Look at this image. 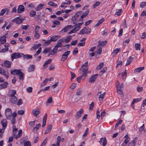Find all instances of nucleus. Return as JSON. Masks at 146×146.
Masks as SVG:
<instances>
[{"instance_id": "nucleus-32", "label": "nucleus", "mask_w": 146, "mask_h": 146, "mask_svg": "<svg viewBox=\"0 0 146 146\" xmlns=\"http://www.w3.org/2000/svg\"><path fill=\"white\" fill-rule=\"evenodd\" d=\"M6 42V39L4 36H2L0 38V44L5 43Z\"/></svg>"}, {"instance_id": "nucleus-21", "label": "nucleus", "mask_w": 146, "mask_h": 146, "mask_svg": "<svg viewBox=\"0 0 146 146\" xmlns=\"http://www.w3.org/2000/svg\"><path fill=\"white\" fill-rule=\"evenodd\" d=\"M120 50V49L119 48H117L113 50V52L111 54V55L113 56H115Z\"/></svg>"}, {"instance_id": "nucleus-10", "label": "nucleus", "mask_w": 146, "mask_h": 146, "mask_svg": "<svg viewBox=\"0 0 146 146\" xmlns=\"http://www.w3.org/2000/svg\"><path fill=\"white\" fill-rule=\"evenodd\" d=\"M0 73L4 76H5L7 78H8L9 77V74L7 71H5L4 70L0 67Z\"/></svg>"}, {"instance_id": "nucleus-23", "label": "nucleus", "mask_w": 146, "mask_h": 146, "mask_svg": "<svg viewBox=\"0 0 146 146\" xmlns=\"http://www.w3.org/2000/svg\"><path fill=\"white\" fill-rule=\"evenodd\" d=\"M52 61L51 59H49L48 60L46 61L43 65V67L45 68H46L48 66V65Z\"/></svg>"}, {"instance_id": "nucleus-11", "label": "nucleus", "mask_w": 146, "mask_h": 146, "mask_svg": "<svg viewBox=\"0 0 146 146\" xmlns=\"http://www.w3.org/2000/svg\"><path fill=\"white\" fill-rule=\"evenodd\" d=\"M98 76V74H95L91 77L89 80V82L90 83H93L96 80V78Z\"/></svg>"}, {"instance_id": "nucleus-43", "label": "nucleus", "mask_w": 146, "mask_h": 146, "mask_svg": "<svg viewBox=\"0 0 146 146\" xmlns=\"http://www.w3.org/2000/svg\"><path fill=\"white\" fill-rule=\"evenodd\" d=\"M36 12L35 11H32L30 13V16L31 17H33L36 15Z\"/></svg>"}, {"instance_id": "nucleus-14", "label": "nucleus", "mask_w": 146, "mask_h": 146, "mask_svg": "<svg viewBox=\"0 0 146 146\" xmlns=\"http://www.w3.org/2000/svg\"><path fill=\"white\" fill-rule=\"evenodd\" d=\"M1 123L2 126L3 128L5 129L7 125V120L5 119H3L1 121Z\"/></svg>"}, {"instance_id": "nucleus-61", "label": "nucleus", "mask_w": 146, "mask_h": 146, "mask_svg": "<svg viewBox=\"0 0 146 146\" xmlns=\"http://www.w3.org/2000/svg\"><path fill=\"white\" fill-rule=\"evenodd\" d=\"M88 131H89V129H88V128H87L86 129V131L84 132V133L83 135V137L86 136L87 135L88 133Z\"/></svg>"}, {"instance_id": "nucleus-7", "label": "nucleus", "mask_w": 146, "mask_h": 146, "mask_svg": "<svg viewBox=\"0 0 146 146\" xmlns=\"http://www.w3.org/2000/svg\"><path fill=\"white\" fill-rule=\"evenodd\" d=\"M40 28L38 25H37L35 29V33L34 35V37L36 39L38 38L40 36V34H39V31Z\"/></svg>"}, {"instance_id": "nucleus-22", "label": "nucleus", "mask_w": 146, "mask_h": 146, "mask_svg": "<svg viewBox=\"0 0 146 146\" xmlns=\"http://www.w3.org/2000/svg\"><path fill=\"white\" fill-rule=\"evenodd\" d=\"M133 58L131 56H130L127 60L125 66L129 65L133 61Z\"/></svg>"}, {"instance_id": "nucleus-18", "label": "nucleus", "mask_w": 146, "mask_h": 146, "mask_svg": "<svg viewBox=\"0 0 146 146\" xmlns=\"http://www.w3.org/2000/svg\"><path fill=\"white\" fill-rule=\"evenodd\" d=\"M32 112L33 115L36 117L40 113V111L38 109L33 110Z\"/></svg>"}, {"instance_id": "nucleus-20", "label": "nucleus", "mask_w": 146, "mask_h": 146, "mask_svg": "<svg viewBox=\"0 0 146 146\" xmlns=\"http://www.w3.org/2000/svg\"><path fill=\"white\" fill-rule=\"evenodd\" d=\"M61 140V137L60 136H58L57 138V142L56 144L54 143L51 146H59L60 142Z\"/></svg>"}, {"instance_id": "nucleus-64", "label": "nucleus", "mask_w": 146, "mask_h": 146, "mask_svg": "<svg viewBox=\"0 0 146 146\" xmlns=\"http://www.w3.org/2000/svg\"><path fill=\"white\" fill-rule=\"evenodd\" d=\"M29 27V26L28 25H22L21 28L23 30H26Z\"/></svg>"}, {"instance_id": "nucleus-26", "label": "nucleus", "mask_w": 146, "mask_h": 146, "mask_svg": "<svg viewBox=\"0 0 146 146\" xmlns=\"http://www.w3.org/2000/svg\"><path fill=\"white\" fill-rule=\"evenodd\" d=\"M104 18H102L101 19L98 21V22L95 25V27H97L100 26V25L103 23L104 21Z\"/></svg>"}, {"instance_id": "nucleus-8", "label": "nucleus", "mask_w": 146, "mask_h": 146, "mask_svg": "<svg viewBox=\"0 0 146 146\" xmlns=\"http://www.w3.org/2000/svg\"><path fill=\"white\" fill-rule=\"evenodd\" d=\"M52 51V50H51L50 47H46L44 50L43 53L45 54L47 53L48 52V56H49L50 55H53L54 54H52L51 53V52Z\"/></svg>"}, {"instance_id": "nucleus-59", "label": "nucleus", "mask_w": 146, "mask_h": 146, "mask_svg": "<svg viewBox=\"0 0 146 146\" xmlns=\"http://www.w3.org/2000/svg\"><path fill=\"white\" fill-rule=\"evenodd\" d=\"M23 19H20L19 20H16L15 21V22L17 24H19L21 23H22L23 22Z\"/></svg>"}, {"instance_id": "nucleus-63", "label": "nucleus", "mask_w": 146, "mask_h": 146, "mask_svg": "<svg viewBox=\"0 0 146 146\" xmlns=\"http://www.w3.org/2000/svg\"><path fill=\"white\" fill-rule=\"evenodd\" d=\"M76 86V84L74 83L72 84L70 86L71 89H73L75 88Z\"/></svg>"}, {"instance_id": "nucleus-40", "label": "nucleus", "mask_w": 146, "mask_h": 146, "mask_svg": "<svg viewBox=\"0 0 146 146\" xmlns=\"http://www.w3.org/2000/svg\"><path fill=\"white\" fill-rule=\"evenodd\" d=\"M124 138L125 139L124 142H125V143H128L130 141L129 138L128 137V135L127 134L125 136Z\"/></svg>"}, {"instance_id": "nucleus-51", "label": "nucleus", "mask_w": 146, "mask_h": 146, "mask_svg": "<svg viewBox=\"0 0 146 146\" xmlns=\"http://www.w3.org/2000/svg\"><path fill=\"white\" fill-rule=\"evenodd\" d=\"M48 78H46L43 81V83L41 85V86L43 87L45 86L47 83L48 82Z\"/></svg>"}, {"instance_id": "nucleus-2", "label": "nucleus", "mask_w": 146, "mask_h": 146, "mask_svg": "<svg viewBox=\"0 0 146 146\" xmlns=\"http://www.w3.org/2000/svg\"><path fill=\"white\" fill-rule=\"evenodd\" d=\"M64 42V40L63 39H61L54 46L53 48L52 49V51L51 52V53L52 54H55L58 50V48L59 47H62L63 46L62 43Z\"/></svg>"}, {"instance_id": "nucleus-13", "label": "nucleus", "mask_w": 146, "mask_h": 146, "mask_svg": "<svg viewBox=\"0 0 146 146\" xmlns=\"http://www.w3.org/2000/svg\"><path fill=\"white\" fill-rule=\"evenodd\" d=\"M84 22L80 23H78L76 24L74 26V28L76 31H77L79 30L81 28V26L83 24Z\"/></svg>"}, {"instance_id": "nucleus-55", "label": "nucleus", "mask_w": 146, "mask_h": 146, "mask_svg": "<svg viewBox=\"0 0 146 146\" xmlns=\"http://www.w3.org/2000/svg\"><path fill=\"white\" fill-rule=\"evenodd\" d=\"M1 84L2 85L3 88L5 89L7 87V86L8 85V83L7 82L5 81L4 82L3 84Z\"/></svg>"}, {"instance_id": "nucleus-48", "label": "nucleus", "mask_w": 146, "mask_h": 146, "mask_svg": "<svg viewBox=\"0 0 146 146\" xmlns=\"http://www.w3.org/2000/svg\"><path fill=\"white\" fill-rule=\"evenodd\" d=\"M105 94V92L103 94H101L100 96L99 97V101L102 100H103V99L104 97Z\"/></svg>"}, {"instance_id": "nucleus-24", "label": "nucleus", "mask_w": 146, "mask_h": 146, "mask_svg": "<svg viewBox=\"0 0 146 146\" xmlns=\"http://www.w3.org/2000/svg\"><path fill=\"white\" fill-rule=\"evenodd\" d=\"M41 46V44H36L34 45L32 48H31V51H33L34 50L38 49L39 46Z\"/></svg>"}, {"instance_id": "nucleus-5", "label": "nucleus", "mask_w": 146, "mask_h": 146, "mask_svg": "<svg viewBox=\"0 0 146 146\" xmlns=\"http://www.w3.org/2000/svg\"><path fill=\"white\" fill-rule=\"evenodd\" d=\"M12 113V110L11 109L7 108L5 110V114L7 119L10 120L11 119Z\"/></svg>"}, {"instance_id": "nucleus-62", "label": "nucleus", "mask_w": 146, "mask_h": 146, "mask_svg": "<svg viewBox=\"0 0 146 146\" xmlns=\"http://www.w3.org/2000/svg\"><path fill=\"white\" fill-rule=\"evenodd\" d=\"M47 138H46L44 140L43 142L41 144V146H45V144L47 143Z\"/></svg>"}, {"instance_id": "nucleus-44", "label": "nucleus", "mask_w": 146, "mask_h": 146, "mask_svg": "<svg viewBox=\"0 0 146 146\" xmlns=\"http://www.w3.org/2000/svg\"><path fill=\"white\" fill-rule=\"evenodd\" d=\"M85 29H87V27H84V29H82L80 31V34H86V33H87Z\"/></svg>"}, {"instance_id": "nucleus-49", "label": "nucleus", "mask_w": 146, "mask_h": 146, "mask_svg": "<svg viewBox=\"0 0 146 146\" xmlns=\"http://www.w3.org/2000/svg\"><path fill=\"white\" fill-rule=\"evenodd\" d=\"M104 63L103 62H101L100 64L97 66V68L98 69H101L103 66Z\"/></svg>"}, {"instance_id": "nucleus-27", "label": "nucleus", "mask_w": 146, "mask_h": 146, "mask_svg": "<svg viewBox=\"0 0 146 146\" xmlns=\"http://www.w3.org/2000/svg\"><path fill=\"white\" fill-rule=\"evenodd\" d=\"M60 37L58 36H54L50 38V40L51 41H56Z\"/></svg>"}, {"instance_id": "nucleus-17", "label": "nucleus", "mask_w": 146, "mask_h": 146, "mask_svg": "<svg viewBox=\"0 0 146 146\" xmlns=\"http://www.w3.org/2000/svg\"><path fill=\"white\" fill-rule=\"evenodd\" d=\"M84 110L81 109L78 111L76 114V119H78L81 117L82 114L83 113Z\"/></svg>"}, {"instance_id": "nucleus-47", "label": "nucleus", "mask_w": 146, "mask_h": 146, "mask_svg": "<svg viewBox=\"0 0 146 146\" xmlns=\"http://www.w3.org/2000/svg\"><path fill=\"white\" fill-rule=\"evenodd\" d=\"M135 47L136 50H140V44L139 43H136L135 44Z\"/></svg>"}, {"instance_id": "nucleus-1", "label": "nucleus", "mask_w": 146, "mask_h": 146, "mask_svg": "<svg viewBox=\"0 0 146 146\" xmlns=\"http://www.w3.org/2000/svg\"><path fill=\"white\" fill-rule=\"evenodd\" d=\"M11 74L15 75H18L20 80H23L24 79V74L20 69L12 70L11 71Z\"/></svg>"}, {"instance_id": "nucleus-34", "label": "nucleus", "mask_w": 146, "mask_h": 146, "mask_svg": "<svg viewBox=\"0 0 146 146\" xmlns=\"http://www.w3.org/2000/svg\"><path fill=\"white\" fill-rule=\"evenodd\" d=\"M72 27V26L70 25L66 26L62 30H63L64 32H66L67 31L68 29H70Z\"/></svg>"}, {"instance_id": "nucleus-29", "label": "nucleus", "mask_w": 146, "mask_h": 146, "mask_svg": "<svg viewBox=\"0 0 146 146\" xmlns=\"http://www.w3.org/2000/svg\"><path fill=\"white\" fill-rule=\"evenodd\" d=\"M11 102L13 104H15L17 101V98L16 96L11 97L10 99Z\"/></svg>"}, {"instance_id": "nucleus-9", "label": "nucleus", "mask_w": 146, "mask_h": 146, "mask_svg": "<svg viewBox=\"0 0 146 146\" xmlns=\"http://www.w3.org/2000/svg\"><path fill=\"white\" fill-rule=\"evenodd\" d=\"M70 53V51H68L65 52L62 56L61 60L64 61L66 60Z\"/></svg>"}, {"instance_id": "nucleus-54", "label": "nucleus", "mask_w": 146, "mask_h": 146, "mask_svg": "<svg viewBox=\"0 0 146 146\" xmlns=\"http://www.w3.org/2000/svg\"><path fill=\"white\" fill-rule=\"evenodd\" d=\"M41 48H39L38 50L36 52V53L34 54V56L36 57V56L39 54L41 52Z\"/></svg>"}, {"instance_id": "nucleus-15", "label": "nucleus", "mask_w": 146, "mask_h": 146, "mask_svg": "<svg viewBox=\"0 0 146 146\" xmlns=\"http://www.w3.org/2000/svg\"><path fill=\"white\" fill-rule=\"evenodd\" d=\"M12 62L11 61L5 60L4 62L5 66L7 68H9L11 67Z\"/></svg>"}, {"instance_id": "nucleus-6", "label": "nucleus", "mask_w": 146, "mask_h": 146, "mask_svg": "<svg viewBox=\"0 0 146 146\" xmlns=\"http://www.w3.org/2000/svg\"><path fill=\"white\" fill-rule=\"evenodd\" d=\"M89 11L88 10L84 12L82 15L80 17L78 21L80 22H81V23L83 22V18L85 17L89 14Z\"/></svg>"}, {"instance_id": "nucleus-38", "label": "nucleus", "mask_w": 146, "mask_h": 146, "mask_svg": "<svg viewBox=\"0 0 146 146\" xmlns=\"http://www.w3.org/2000/svg\"><path fill=\"white\" fill-rule=\"evenodd\" d=\"M136 143L135 139L131 141L127 145V146H135Z\"/></svg>"}, {"instance_id": "nucleus-52", "label": "nucleus", "mask_w": 146, "mask_h": 146, "mask_svg": "<svg viewBox=\"0 0 146 146\" xmlns=\"http://www.w3.org/2000/svg\"><path fill=\"white\" fill-rule=\"evenodd\" d=\"M137 90L138 92L139 93L141 92L143 90V88L142 87L138 86L137 88Z\"/></svg>"}, {"instance_id": "nucleus-12", "label": "nucleus", "mask_w": 146, "mask_h": 146, "mask_svg": "<svg viewBox=\"0 0 146 146\" xmlns=\"http://www.w3.org/2000/svg\"><path fill=\"white\" fill-rule=\"evenodd\" d=\"M25 10L24 6L22 5H19L17 9V13H21Z\"/></svg>"}, {"instance_id": "nucleus-53", "label": "nucleus", "mask_w": 146, "mask_h": 146, "mask_svg": "<svg viewBox=\"0 0 146 146\" xmlns=\"http://www.w3.org/2000/svg\"><path fill=\"white\" fill-rule=\"evenodd\" d=\"M100 4V2L99 1L96 2L93 5V8L95 9L96 7L99 6Z\"/></svg>"}, {"instance_id": "nucleus-56", "label": "nucleus", "mask_w": 146, "mask_h": 146, "mask_svg": "<svg viewBox=\"0 0 146 146\" xmlns=\"http://www.w3.org/2000/svg\"><path fill=\"white\" fill-rule=\"evenodd\" d=\"M16 91L15 90H13L12 91V92L11 94L9 96L11 97H14L15 96H14L16 94Z\"/></svg>"}, {"instance_id": "nucleus-39", "label": "nucleus", "mask_w": 146, "mask_h": 146, "mask_svg": "<svg viewBox=\"0 0 146 146\" xmlns=\"http://www.w3.org/2000/svg\"><path fill=\"white\" fill-rule=\"evenodd\" d=\"M82 13V11H80L76 12L75 14L73 16L74 17H75L76 18H78V17L81 15V13Z\"/></svg>"}, {"instance_id": "nucleus-60", "label": "nucleus", "mask_w": 146, "mask_h": 146, "mask_svg": "<svg viewBox=\"0 0 146 146\" xmlns=\"http://www.w3.org/2000/svg\"><path fill=\"white\" fill-rule=\"evenodd\" d=\"M146 5V2H143L140 4V7L141 8H144Z\"/></svg>"}, {"instance_id": "nucleus-28", "label": "nucleus", "mask_w": 146, "mask_h": 146, "mask_svg": "<svg viewBox=\"0 0 146 146\" xmlns=\"http://www.w3.org/2000/svg\"><path fill=\"white\" fill-rule=\"evenodd\" d=\"M35 68V66L33 65H32L30 66L28 68V71L29 72L33 71L34 70Z\"/></svg>"}, {"instance_id": "nucleus-16", "label": "nucleus", "mask_w": 146, "mask_h": 146, "mask_svg": "<svg viewBox=\"0 0 146 146\" xmlns=\"http://www.w3.org/2000/svg\"><path fill=\"white\" fill-rule=\"evenodd\" d=\"M99 142L100 144H101L103 142L102 144V146H105L107 143V141L106 138L104 137V138H101L100 139Z\"/></svg>"}, {"instance_id": "nucleus-30", "label": "nucleus", "mask_w": 146, "mask_h": 146, "mask_svg": "<svg viewBox=\"0 0 146 146\" xmlns=\"http://www.w3.org/2000/svg\"><path fill=\"white\" fill-rule=\"evenodd\" d=\"M13 136L14 137V136L15 135V134L16 133L18 130V129L16 127L15 125H13Z\"/></svg>"}, {"instance_id": "nucleus-37", "label": "nucleus", "mask_w": 146, "mask_h": 146, "mask_svg": "<svg viewBox=\"0 0 146 146\" xmlns=\"http://www.w3.org/2000/svg\"><path fill=\"white\" fill-rule=\"evenodd\" d=\"M51 41L50 39L46 41L45 42L43 43V46H48L51 43Z\"/></svg>"}, {"instance_id": "nucleus-57", "label": "nucleus", "mask_w": 146, "mask_h": 146, "mask_svg": "<svg viewBox=\"0 0 146 146\" xmlns=\"http://www.w3.org/2000/svg\"><path fill=\"white\" fill-rule=\"evenodd\" d=\"M31 143L29 141H27L24 143V146H31Z\"/></svg>"}, {"instance_id": "nucleus-19", "label": "nucleus", "mask_w": 146, "mask_h": 146, "mask_svg": "<svg viewBox=\"0 0 146 146\" xmlns=\"http://www.w3.org/2000/svg\"><path fill=\"white\" fill-rule=\"evenodd\" d=\"M47 117V113H45L42 119V127H44L45 125Z\"/></svg>"}, {"instance_id": "nucleus-50", "label": "nucleus", "mask_w": 146, "mask_h": 146, "mask_svg": "<svg viewBox=\"0 0 146 146\" xmlns=\"http://www.w3.org/2000/svg\"><path fill=\"white\" fill-rule=\"evenodd\" d=\"M72 20L74 24H75L77 23L78 21V18H76L75 17H73L72 18Z\"/></svg>"}, {"instance_id": "nucleus-31", "label": "nucleus", "mask_w": 146, "mask_h": 146, "mask_svg": "<svg viewBox=\"0 0 146 146\" xmlns=\"http://www.w3.org/2000/svg\"><path fill=\"white\" fill-rule=\"evenodd\" d=\"M82 72V75L80 76H82V78H83V79L84 80L86 78V76L87 72V70H81Z\"/></svg>"}, {"instance_id": "nucleus-45", "label": "nucleus", "mask_w": 146, "mask_h": 146, "mask_svg": "<svg viewBox=\"0 0 146 146\" xmlns=\"http://www.w3.org/2000/svg\"><path fill=\"white\" fill-rule=\"evenodd\" d=\"M44 5H42L41 4L39 5L38 6L37 8H35V10L36 11H38L40 9L42 8Z\"/></svg>"}, {"instance_id": "nucleus-36", "label": "nucleus", "mask_w": 146, "mask_h": 146, "mask_svg": "<svg viewBox=\"0 0 146 146\" xmlns=\"http://www.w3.org/2000/svg\"><path fill=\"white\" fill-rule=\"evenodd\" d=\"M72 36L70 35L67 37V38L63 39L64 40V41L66 43L70 41L72 39L71 38Z\"/></svg>"}, {"instance_id": "nucleus-46", "label": "nucleus", "mask_w": 146, "mask_h": 146, "mask_svg": "<svg viewBox=\"0 0 146 146\" xmlns=\"http://www.w3.org/2000/svg\"><path fill=\"white\" fill-rule=\"evenodd\" d=\"M82 92V89L81 88H79L77 91L76 95L78 96L81 95Z\"/></svg>"}, {"instance_id": "nucleus-33", "label": "nucleus", "mask_w": 146, "mask_h": 146, "mask_svg": "<svg viewBox=\"0 0 146 146\" xmlns=\"http://www.w3.org/2000/svg\"><path fill=\"white\" fill-rule=\"evenodd\" d=\"M98 43H99V44L98 46L99 45L100 46H104L107 44V41L106 40H105L104 41L101 42L100 41H99Z\"/></svg>"}, {"instance_id": "nucleus-35", "label": "nucleus", "mask_w": 146, "mask_h": 146, "mask_svg": "<svg viewBox=\"0 0 146 146\" xmlns=\"http://www.w3.org/2000/svg\"><path fill=\"white\" fill-rule=\"evenodd\" d=\"M145 68L144 67H140L135 69L134 72H140L141 71L143 70Z\"/></svg>"}, {"instance_id": "nucleus-58", "label": "nucleus", "mask_w": 146, "mask_h": 146, "mask_svg": "<svg viewBox=\"0 0 146 146\" xmlns=\"http://www.w3.org/2000/svg\"><path fill=\"white\" fill-rule=\"evenodd\" d=\"M48 4L49 5L53 7H56L57 6L56 4L54 3L52 1L49 2L48 3Z\"/></svg>"}, {"instance_id": "nucleus-41", "label": "nucleus", "mask_w": 146, "mask_h": 146, "mask_svg": "<svg viewBox=\"0 0 146 146\" xmlns=\"http://www.w3.org/2000/svg\"><path fill=\"white\" fill-rule=\"evenodd\" d=\"M23 57H24V58H26L27 59H31L32 58V56L31 55L27 54L26 55H24L23 54Z\"/></svg>"}, {"instance_id": "nucleus-42", "label": "nucleus", "mask_w": 146, "mask_h": 146, "mask_svg": "<svg viewBox=\"0 0 146 146\" xmlns=\"http://www.w3.org/2000/svg\"><path fill=\"white\" fill-rule=\"evenodd\" d=\"M122 12V9H117L116 10V13L115 15L117 16H119L120 15L121 13Z\"/></svg>"}, {"instance_id": "nucleus-4", "label": "nucleus", "mask_w": 146, "mask_h": 146, "mask_svg": "<svg viewBox=\"0 0 146 146\" xmlns=\"http://www.w3.org/2000/svg\"><path fill=\"white\" fill-rule=\"evenodd\" d=\"M23 56V54L22 53H19L18 52H14L11 55V59L13 61L14 59H17L19 58L22 57Z\"/></svg>"}, {"instance_id": "nucleus-25", "label": "nucleus", "mask_w": 146, "mask_h": 146, "mask_svg": "<svg viewBox=\"0 0 146 146\" xmlns=\"http://www.w3.org/2000/svg\"><path fill=\"white\" fill-rule=\"evenodd\" d=\"M52 125H49L47 127L45 131V134H46L49 132L52 129Z\"/></svg>"}, {"instance_id": "nucleus-3", "label": "nucleus", "mask_w": 146, "mask_h": 146, "mask_svg": "<svg viewBox=\"0 0 146 146\" xmlns=\"http://www.w3.org/2000/svg\"><path fill=\"white\" fill-rule=\"evenodd\" d=\"M116 86L117 87V93L120 95L122 94L123 93L122 89L124 87L123 83H122L120 84L119 82L117 81L116 82Z\"/></svg>"}]
</instances>
